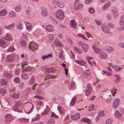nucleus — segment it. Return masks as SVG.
<instances>
[{
    "instance_id": "f257e3e1",
    "label": "nucleus",
    "mask_w": 124,
    "mask_h": 124,
    "mask_svg": "<svg viewBox=\"0 0 124 124\" xmlns=\"http://www.w3.org/2000/svg\"><path fill=\"white\" fill-rule=\"evenodd\" d=\"M18 56L15 54H11L8 55L6 58V61L8 62H13L15 59L17 58Z\"/></svg>"
},
{
    "instance_id": "f03ea898",
    "label": "nucleus",
    "mask_w": 124,
    "mask_h": 124,
    "mask_svg": "<svg viewBox=\"0 0 124 124\" xmlns=\"http://www.w3.org/2000/svg\"><path fill=\"white\" fill-rule=\"evenodd\" d=\"M56 17L58 19L60 20L63 19L64 17V13L61 10H57L55 14Z\"/></svg>"
},
{
    "instance_id": "7ed1b4c3",
    "label": "nucleus",
    "mask_w": 124,
    "mask_h": 124,
    "mask_svg": "<svg viewBox=\"0 0 124 124\" xmlns=\"http://www.w3.org/2000/svg\"><path fill=\"white\" fill-rule=\"evenodd\" d=\"M92 88L90 84H87L85 92V94L86 96L89 95L91 93L92 91Z\"/></svg>"
},
{
    "instance_id": "20e7f679",
    "label": "nucleus",
    "mask_w": 124,
    "mask_h": 124,
    "mask_svg": "<svg viewBox=\"0 0 124 124\" xmlns=\"http://www.w3.org/2000/svg\"><path fill=\"white\" fill-rule=\"evenodd\" d=\"M21 57L22 58V62L21 63L22 67H23L25 65L28 64V62L27 61V56L26 55H22Z\"/></svg>"
},
{
    "instance_id": "39448f33",
    "label": "nucleus",
    "mask_w": 124,
    "mask_h": 124,
    "mask_svg": "<svg viewBox=\"0 0 124 124\" xmlns=\"http://www.w3.org/2000/svg\"><path fill=\"white\" fill-rule=\"evenodd\" d=\"M28 47L29 50L32 52L35 51L38 48L37 45L33 42L31 43H30Z\"/></svg>"
},
{
    "instance_id": "423d86ee",
    "label": "nucleus",
    "mask_w": 124,
    "mask_h": 124,
    "mask_svg": "<svg viewBox=\"0 0 124 124\" xmlns=\"http://www.w3.org/2000/svg\"><path fill=\"white\" fill-rule=\"evenodd\" d=\"M9 44V42L0 39V46L3 48H5L8 46Z\"/></svg>"
},
{
    "instance_id": "0eeeda50",
    "label": "nucleus",
    "mask_w": 124,
    "mask_h": 124,
    "mask_svg": "<svg viewBox=\"0 0 124 124\" xmlns=\"http://www.w3.org/2000/svg\"><path fill=\"white\" fill-rule=\"evenodd\" d=\"M119 100L118 98L115 99L113 102V107L116 109L119 105Z\"/></svg>"
},
{
    "instance_id": "6e6552de",
    "label": "nucleus",
    "mask_w": 124,
    "mask_h": 124,
    "mask_svg": "<svg viewBox=\"0 0 124 124\" xmlns=\"http://www.w3.org/2000/svg\"><path fill=\"white\" fill-rule=\"evenodd\" d=\"M101 29L104 32L109 34L110 32L109 28L105 24H103L101 26Z\"/></svg>"
},
{
    "instance_id": "1a4fd4ad",
    "label": "nucleus",
    "mask_w": 124,
    "mask_h": 124,
    "mask_svg": "<svg viewBox=\"0 0 124 124\" xmlns=\"http://www.w3.org/2000/svg\"><path fill=\"white\" fill-rule=\"evenodd\" d=\"M115 116L116 118L118 119L121 118L123 116L118 110L115 111Z\"/></svg>"
},
{
    "instance_id": "9d476101",
    "label": "nucleus",
    "mask_w": 124,
    "mask_h": 124,
    "mask_svg": "<svg viewBox=\"0 0 124 124\" xmlns=\"http://www.w3.org/2000/svg\"><path fill=\"white\" fill-rule=\"evenodd\" d=\"M26 29L28 31H30L32 29V26L30 23L26 22L25 23Z\"/></svg>"
},
{
    "instance_id": "9b49d317",
    "label": "nucleus",
    "mask_w": 124,
    "mask_h": 124,
    "mask_svg": "<svg viewBox=\"0 0 124 124\" xmlns=\"http://www.w3.org/2000/svg\"><path fill=\"white\" fill-rule=\"evenodd\" d=\"M15 25V24L13 23L12 24L8 25H5L4 28L6 29L10 30L13 28Z\"/></svg>"
},
{
    "instance_id": "f8f14e48",
    "label": "nucleus",
    "mask_w": 124,
    "mask_h": 124,
    "mask_svg": "<svg viewBox=\"0 0 124 124\" xmlns=\"http://www.w3.org/2000/svg\"><path fill=\"white\" fill-rule=\"evenodd\" d=\"M5 121L7 122H8L11 121L12 120L11 116L9 114L6 115Z\"/></svg>"
},
{
    "instance_id": "ddd939ff",
    "label": "nucleus",
    "mask_w": 124,
    "mask_h": 124,
    "mask_svg": "<svg viewBox=\"0 0 124 124\" xmlns=\"http://www.w3.org/2000/svg\"><path fill=\"white\" fill-rule=\"evenodd\" d=\"M29 119L24 117H22L19 119V121L21 123H26L28 121Z\"/></svg>"
},
{
    "instance_id": "4468645a",
    "label": "nucleus",
    "mask_w": 124,
    "mask_h": 124,
    "mask_svg": "<svg viewBox=\"0 0 124 124\" xmlns=\"http://www.w3.org/2000/svg\"><path fill=\"white\" fill-rule=\"evenodd\" d=\"M54 43L57 46L59 47H62L63 46L61 42L57 39L55 40Z\"/></svg>"
},
{
    "instance_id": "2eb2a0df",
    "label": "nucleus",
    "mask_w": 124,
    "mask_h": 124,
    "mask_svg": "<svg viewBox=\"0 0 124 124\" xmlns=\"http://www.w3.org/2000/svg\"><path fill=\"white\" fill-rule=\"evenodd\" d=\"M80 115L79 113L77 114L74 115H72L71 116V118L73 120H76L79 119Z\"/></svg>"
},
{
    "instance_id": "dca6fc26",
    "label": "nucleus",
    "mask_w": 124,
    "mask_h": 124,
    "mask_svg": "<svg viewBox=\"0 0 124 124\" xmlns=\"http://www.w3.org/2000/svg\"><path fill=\"white\" fill-rule=\"evenodd\" d=\"M70 26L71 27L74 29L76 28L77 26V24L74 20V19L71 20L70 21Z\"/></svg>"
},
{
    "instance_id": "f3484780",
    "label": "nucleus",
    "mask_w": 124,
    "mask_h": 124,
    "mask_svg": "<svg viewBox=\"0 0 124 124\" xmlns=\"http://www.w3.org/2000/svg\"><path fill=\"white\" fill-rule=\"evenodd\" d=\"M45 29L48 32H51L54 30L53 28L50 25L46 26L45 27Z\"/></svg>"
},
{
    "instance_id": "a211bd4d",
    "label": "nucleus",
    "mask_w": 124,
    "mask_h": 124,
    "mask_svg": "<svg viewBox=\"0 0 124 124\" xmlns=\"http://www.w3.org/2000/svg\"><path fill=\"white\" fill-rule=\"evenodd\" d=\"M4 37L5 39L8 40H11L12 39L11 35L9 33H6Z\"/></svg>"
},
{
    "instance_id": "6ab92c4d",
    "label": "nucleus",
    "mask_w": 124,
    "mask_h": 124,
    "mask_svg": "<svg viewBox=\"0 0 124 124\" xmlns=\"http://www.w3.org/2000/svg\"><path fill=\"white\" fill-rule=\"evenodd\" d=\"M99 56L102 59L105 58L107 57V55L104 52H101L99 53Z\"/></svg>"
},
{
    "instance_id": "aec40b11",
    "label": "nucleus",
    "mask_w": 124,
    "mask_h": 124,
    "mask_svg": "<svg viewBox=\"0 0 124 124\" xmlns=\"http://www.w3.org/2000/svg\"><path fill=\"white\" fill-rule=\"evenodd\" d=\"M110 2H108L105 4L102 8V10L103 11L106 10L110 5Z\"/></svg>"
},
{
    "instance_id": "412c9836",
    "label": "nucleus",
    "mask_w": 124,
    "mask_h": 124,
    "mask_svg": "<svg viewBox=\"0 0 124 124\" xmlns=\"http://www.w3.org/2000/svg\"><path fill=\"white\" fill-rule=\"evenodd\" d=\"M81 121L86 123L88 124H91V121L89 119L86 117L83 118L81 120Z\"/></svg>"
},
{
    "instance_id": "4be33fe9",
    "label": "nucleus",
    "mask_w": 124,
    "mask_h": 124,
    "mask_svg": "<svg viewBox=\"0 0 124 124\" xmlns=\"http://www.w3.org/2000/svg\"><path fill=\"white\" fill-rule=\"evenodd\" d=\"M55 121L53 118H51L48 119L47 121L46 124H54Z\"/></svg>"
},
{
    "instance_id": "5701e85b",
    "label": "nucleus",
    "mask_w": 124,
    "mask_h": 124,
    "mask_svg": "<svg viewBox=\"0 0 124 124\" xmlns=\"http://www.w3.org/2000/svg\"><path fill=\"white\" fill-rule=\"evenodd\" d=\"M82 47L83 49L85 52H87L88 48L87 45L85 44H83Z\"/></svg>"
},
{
    "instance_id": "b1692460",
    "label": "nucleus",
    "mask_w": 124,
    "mask_h": 124,
    "mask_svg": "<svg viewBox=\"0 0 124 124\" xmlns=\"http://www.w3.org/2000/svg\"><path fill=\"white\" fill-rule=\"evenodd\" d=\"M105 49L109 53H111L113 51V48L111 47L108 46L105 47Z\"/></svg>"
},
{
    "instance_id": "393cba45",
    "label": "nucleus",
    "mask_w": 124,
    "mask_h": 124,
    "mask_svg": "<svg viewBox=\"0 0 124 124\" xmlns=\"http://www.w3.org/2000/svg\"><path fill=\"white\" fill-rule=\"evenodd\" d=\"M31 70V68L29 66L25 67L24 68H22V72H26L30 71Z\"/></svg>"
},
{
    "instance_id": "a878e982",
    "label": "nucleus",
    "mask_w": 124,
    "mask_h": 124,
    "mask_svg": "<svg viewBox=\"0 0 124 124\" xmlns=\"http://www.w3.org/2000/svg\"><path fill=\"white\" fill-rule=\"evenodd\" d=\"M55 71V69L53 67L48 68L46 70V71L49 73L54 72Z\"/></svg>"
},
{
    "instance_id": "bb28decb",
    "label": "nucleus",
    "mask_w": 124,
    "mask_h": 124,
    "mask_svg": "<svg viewBox=\"0 0 124 124\" xmlns=\"http://www.w3.org/2000/svg\"><path fill=\"white\" fill-rule=\"evenodd\" d=\"M76 62L77 63L80 65L84 66L85 64V62L82 60H76Z\"/></svg>"
},
{
    "instance_id": "cd10ccee",
    "label": "nucleus",
    "mask_w": 124,
    "mask_h": 124,
    "mask_svg": "<svg viewBox=\"0 0 124 124\" xmlns=\"http://www.w3.org/2000/svg\"><path fill=\"white\" fill-rule=\"evenodd\" d=\"M120 24L122 26H124V16H121L120 21Z\"/></svg>"
},
{
    "instance_id": "c85d7f7f",
    "label": "nucleus",
    "mask_w": 124,
    "mask_h": 124,
    "mask_svg": "<svg viewBox=\"0 0 124 124\" xmlns=\"http://www.w3.org/2000/svg\"><path fill=\"white\" fill-rule=\"evenodd\" d=\"M83 7L82 5L80 4H77L75 6V9L78 10L82 8Z\"/></svg>"
},
{
    "instance_id": "c756f323",
    "label": "nucleus",
    "mask_w": 124,
    "mask_h": 124,
    "mask_svg": "<svg viewBox=\"0 0 124 124\" xmlns=\"http://www.w3.org/2000/svg\"><path fill=\"white\" fill-rule=\"evenodd\" d=\"M27 103V105L28 106H29V107H30L31 108L30 109V110L29 111V112L28 113V114L30 113L31 112H32V109L33 108V104L31 102H26L25 103V104H26Z\"/></svg>"
},
{
    "instance_id": "7c9ffc66",
    "label": "nucleus",
    "mask_w": 124,
    "mask_h": 124,
    "mask_svg": "<svg viewBox=\"0 0 124 124\" xmlns=\"http://www.w3.org/2000/svg\"><path fill=\"white\" fill-rule=\"evenodd\" d=\"M57 109L61 114H64V110L62 107L60 106H58L57 107Z\"/></svg>"
},
{
    "instance_id": "2f4dec72",
    "label": "nucleus",
    "mask_w": 124,
    "mask_h": 124,
    "mask_svg": "<svg viewBox=\"0 0 124 124\" xmlns=\"http://www.w3.org/2000/svg\"><path fill=\"white\" fill-rule=\"evenodd\" d=\"M7 14V11L6 10L4 9L0 11V16H4Z\"/></svg>"
},
{
    "instance_id": "473e14b6",
    "label": "nucleus",
    "mask_w": 124,
    "mask_h": 124,
    "mask_svg": "<svg viewBox=\"0 0 124 124\" xmlns=\"http://www.w3.org/2000/svg\"><path fill=\"white\" fill-rule=\"evenodd\" d=\"M1 85H6L8 83L7 80L5 79H1L0 81Z\"/></svg>"
},
{
    "instance_id": "72a5a7b5",
    "label": "nucleus",
    "mask_w": 124,
    "mask_h": 124,
    "mask_svg": "<svg viewBox=\"0 0 124 124\" xmlns=\"http://www.w3.org/2000/svg\"><path fill=\"white\" fill-rule=\"evenodd\" d=\"M112 67L116 71L118 72L120 71L121 69V68L116 65H113Z\"/></svg>"
},
{
    "instance_id": "f704fd0d",
    "label": "nucleus",
    "mask_w": 124,
    "mask_h": 124,
    "mask_svg": "<svg viewBox=\"0 0 124 124\" xmlns=\"http://www.w3.org/2000/svg\"><path fill=\"white\" fill-rule=\"evenodd\" d=\"M93 47L94 52L97 54H99V52L100 51V50L96 48V45H94L93 46Z\"/></svg>"
},
{
    "instance_id": "c9c22d12",
    "label": "nucleus",
    "mask_w": 124,
    "mask_h": 124,
    "mask_svg": "<svg viewBox=\"0 0 124 124\" xmlns=\"http://www.w3.org/2000/svg\"><path fill=\"white\" fill-rule=\"evenodd\" d=\"M25 14L27 15H30L31 14V8L29 7H28L27 9L25 10Z\"/></svg>"
},
{
    "instance_id": "e433bc0d",
    "label": "nucleus",
    "mask_w": 124,
    "mask_h": 124,
    "mask_svg": "<svg viewBox=\"0 0 124 124\" xmlns=\"http://www.w3.org/2000/svg\"><path fill=\"white\" fill-rule=\"evenodd\" d=\"M42 15L44 17H46L48 15V13L47 10L46 9H43L41 12Z\"/></svg>"
},
{
    "instance_id": "4c0bfd02",
    "label": "nucleus",
    "mask_w": 124,
    "mask_h": 124,
    "mask_svg": "<svg viewBox=\"0 0 124 124\" xmlns=\"http://www.w3.org/2000/svg\"><path fill=\"white\" fill-rule=\"evenodd\" d=\"M16 13L14 11H11L9 13V16L11 18H14L16 17Z\"/></svg>"
},
{
    "instance_id": "58836bf2",
    "label": "nucleus",
    "mask_w": 124,
    "mask_h": 124,
    "mask_svg": "<svg viewBox=\"0 0 124 124\" xmlns=\"http://www.w3.org/2000/svg\"><path fill=\"white\" fill-rule=\"evenodd\" d=\"M76 100V96H74L72 99V100L70 103V105L71 106H73L74 105Z\"/></svg>"
},
{
    "instance_id": "ea45409f",
    "label": "nucleus",
    "mask_w": 124,
    "mask_h": 124,
    "mask_svg": "<svg viewBox=\"0 0 124 124\" xmlns=\"http://www.w3.org/2000/svg\"><path fill=\"white\" fill-rule=\"evenodd\" d=\"M21 77L24 79H28L29 77L28 75L26 73H23L21 75Z\"/></svg>"
},
{
    "instance_id": "a19ab883",
    "label": "nucleus",
    "mask_w": 124,
    "mask_h": 124,
    "mask_svg": "<svg viewBox=\"0 0 124 124\" xmlns=\"http://www.w3.org/2000/svg\"><path fill=\"white\" fill-rule=\"evenodd\" d=\"M14 9L16 12H18L21 10V7L20 6H16L14 7Z\"/></svg>"
},
{
    "instance_id": "79ce46f5",
    "label": "nucleus",
    "mask_w": 124,
    "mask_h": 124,
    "mask_svg": "<svg viewBox=\"0 0 124 124\" xmlns=\"http://www.w3.org/2000/svg\"><path fill=\"white\" fill-rule=\"evenodd\" d=\"M50 109L48 106H46V108L44 111V112L42 113V115L46 114L49 112Z\"/></svg>"
},
{
    "instance_id": "37998d69",
    "label": "nucleus",
    "mask_w": 124,
    "mask_h": 124,
    "mask_svg": "<svg viewBox=\"0 0 124 124\" xmlns=\"http://www.w3.org/2000/svg\"><path fill=\"white\" fill-rule=\"evenodd\" d=\"M4 75L6 77L8 78H10L11 77V73L10 72H9L5 73L4 74Z\"/></svg>"
},
{
    "instance_id": "c03bdc74",
    "label": "nucleus",
    "mask_w": 124,
    "mask_h": 124,
    "mask_svg": "<svg viewBox=\"0 0 124 124\" xmlns=\"http://www.w3.org/2000/svg\"><path fill=\"white\" fill-rule=\"evenodd\" d=\"M15 50V49L13 46L10 47L7 50V52H13Z\"/></svg>"
},
{
    "instance_id": "a18cd8bd",
    "label": "nucleus",
    "mask_w": 124,
    "mask_h": 124,
    "mask_svg": "<svg viewBox=\"0 0 124 124\" xmlns=\"http://www.w3.org/2000/svg\"><path fill=\"white\" fill-rule=\"evenodd\" d=\"M115 76H116V78L115 79V82L116 83H118L119 82L121 79L120 77L118 75H115Z\"/></svg>"
},
{
    "instance_id": "49530a36",
    "label": "nucleus",
    "mask_w": 124,
    "mask_h": 124,
    "mask_svg": "<svg viewBox=\"0 0 124 124\" xmlns=\"http://www.w3.org/2000/svg\"><path fill=\"white\" fill-rule=\"evenodd\" d=\"M52 57V54H49L47 55H43L41 57L43 60H45L46 58H48L49 57Z\"/></svg>"
},
{
    "instance_id": "de8ad7c7",
    "label": "nucleus",
    "mask_w": 124,
    "mask_h": 124,
    "mask_svg": "<svg viewBox=\"0 0 124 124\" xmlns=\"http://www.w3.org/2000/svg\"><path fill=\"white\" fill-rule=\"evenodd\" d=\"M19 94L18 93H14L12 95V97L14 99H17L18 98Z\"/></svg>"
},
{
    "instance_id": "09e8293b",
    "label": "nucleus",
    "mask_w": 124,
    "mask_h": 124,
    "mask_svg": "<svg viewBox=\"0 0 124 124\" xmlns=\"http://www.w3.org/2000/svg\"><path fill=\"white\" fill-rule=\"evenodd\" d=\"M35 77L34 76H33L31 78L29 82V83L31 84H34L35 83Z\"/></svg>"
},
{
    "instance_id": "8fccbe9b",
    "label": "nucleus",
    "mask_w": 124,
    "mask_h": 124,
    "mask_svg": "<svg viewBox=\"0 0 124 124\" xmlns=\"http://www.w3.org/2000/svg\"><path fill=\"white\" fill-rule=\"evenodd\" d=\"M59 2V1L58 0H52V3L53 4L55 5H58Z\"/></svg>"
},
{
    "instance_id": "3c124183",
    "label": "nucleus",
    "mask_w": 124,
    "mask_h": 124,
    "mask_svg": "<svg viewBox=\"0 0 124 124\" xmlns=\"http://www.w3.org/2000/svg\"><path fill=\"white\" fill-rule=\"evenodd\" d=\"M40 117V115H37L34 118L32 119V121H35L39 119Z\"/></svg>"
},
{
    "instance_id": "603ef678",
    "label": "nucleus",
    "mask_w": 124,
    "mask_h": 124,
    "mask_svg": "<svg viewBox=\"0 0 124 124\" xmlns=\"http://www.w3.org/2000/svg\"><path fill=\"white\" fill-rule=\"evenodd\" d=\"M77 35L79 37L82 38L85 40H88V39L85 37V36L83 34H82L80 33H78L77 34Z\"/></svg>"
},
{
    "instance_id": "864d4df0",
    "label": "nucleus",
    "mask_w": 124,
    "mask_h": 124,
    "mask_svg": "<svg viewBox=\"0 0 124 124\" xmlns=\"http://www.w3.org/2000/svg\"><path fill=\"white\" fill-rule=\"evenodd\" d=\"M55 77V76L54 75H47L46 77V79H49L51 78H54Z\"/></svg>"
},
{
    "instance_id": "5fc2aeb1",
    "label": "nucleus",
    "mask_w": 124,
    "mask_h": 124,
    "mask_svg": "<svg viewBox=\"0 0 124 124\" xmlns=\"http://www.w3.org/2000/svg\"><path fill=\"white\" fill-rule=\"evenodd\" d=\"M75 85V83L73 81H72L70 85L69 86V88H73Z\"/></svg>"
},
{
    "instance_id": "6e6d98bb",
    "label": "nucleus",
    "mask_w": 124,
    "mask_h": 124,
    "mask_svg": "<svg viewBox=\"0 0 124 124\" xmlns=\"http://www.w3.org/2000/svg\"><path fill=\"white\" fill-rule=\"evenodd\" d=\"M61 8H63L65 6L64 4L62 2H59L58 4L57 5Z\"/></svg>"
},
{
    "instance_id": "4d7b16f0",
    "label": "nucleus",
    "mask_w": 124,
    "mask_h": 124,
    "mask_svg": "<svg viewBox=\"0 0 124 124\" xmlns=\"http://www.w3.org/2000/svg\"><path fill=\"white\" fill-rule=\"evenodd\" d=\"M89 12L91 14H92L94 12V9L92 8H89L88 10Z\"/></svg>"
},
{
    "instance_id": "13d9d810",
    "label": "nucleus",
    "mask_w": 124,
    "mask_h": 124,
    "mask_svg": "<svg viewBox=\"0 0 124 124\" xmlns=\"http://www.w3.org/2000/svg\"><path fill=\"white\" fill-rule=\"evenodd\" d=\"M104 115V111H100L98 113V116H103Z\"/></svg>"
},
{
    "instance_id": "bf43d9fd",
    "label": "nucleus",
    "mask_w": 124,
    "mask_h": 124,
    "mask_svg": "<svg viewBox=\"0 0 124 124\" xmlns=\"http://www.w3.org/2000/svg\"><path fill=\"white\" fill-rule=\"evenodd\" d=\"M94 105H90L88 108L89 111H93L94 109Z\"/></svg>"
},
{
    "instance_id": "052dcab7",
    "label": "nucleus",
    "mask_w": 124,
    "mask_h": 124,
    "mask_svg": "<svg viewBox=\"0 0 124 124\" xmlns=\"http://www.w3.org/2000/svg\"><path fill=\"white\" fill-rule=\"evenodd\" d=\"M6 92V91L4 89L0 88V93L1 94H3L5 93Z\"/></svg>"
},
{
    "instance_id": "680f3d73",
    "label": "nucleus",
    "mask_w": 124,
    "mask_h": 124,
    "mask_svg": "<svg viewBox=\"0 0 124 124\" xmlns=\"http://www.w3.org/2000/svg\"><path fill=\"white\" fill-rule=\"evenodd\" d=\"M21 45L23 46H24L26 44V42L24 40L21 41Z\"/></svg>"
},
{
    "instance_id": "e2e57ef3",
    "label": "nucleus",
    "mask_w": 124,
    "mask_h": 124,
    "mask_svg": "<svg viewBox=\"0 0 124 124\" xmlns=\"http://www.w3.org/2000/svg\"><path fill=\"white\" fill-rule=\"evenodd\" d=\"M13 110L15 111H19L18 110V107L15 105L13 107Z\"/></svg>"
},
{
    "instance_id": "0e129e2a",
    "label": "nucleus",
    "mask_w": 124,
    "mask_h": 124,
    "mask_svg": "<svg viewBox=\"0 0 124 124\" xmlns=\"http://www.w3.org/2000/svg\"><path fill=\"white\" fill-rule=\"evenodd\" d=\"M113 120L112 119H108L106 121L107 124H111Z\"/></svg>"
},
{
    "instance_id": "69168bd1",
    "label": "nucleus",
    "mask_w": 124,
    "mask_h": 124,
    "mask_svg": "<svg viewBox=\"0 0 124 124\" xmlns=\"http://www.w3.org/2000/svg\"><path fill=\"white\" fill-rule=\"evenodd\" d=\"M14 81L16 83H18L20 81V79L18 77L15 78L14 79Z\"/></svg>"
},
{
    "instance_id": "338daca9",
    "label": "nucleus",
    "mask_w": 124,
    "mask_h": 124,
    "mask_svg": "<svg viewBox=\"0 0 124 124\" xmlns=\"http://www.w3.org/2000/svg\"><path fill=\"white\" fill-rule=\"evenodd\" d=\"M96 23L98 25H100L101 24V22L100 20H95Z\"/></svg>"
},
{
    "instance_id": "774afa93",
    "label": "nucleus",
    "mask_w": 124,
    "mask_h": 124,
    "mask_svg": "<svg viewBox=\"0 0 124 124\" xmlns=\"http://www.w3.org/2000/svg\"><path fill=\"white\" fill-rule=\"evenodd\" d=\"M59 57L60 58L62 59L63 60V57L62 54V51H60L59 54Z\"/></svg>"
}]
</instances>
